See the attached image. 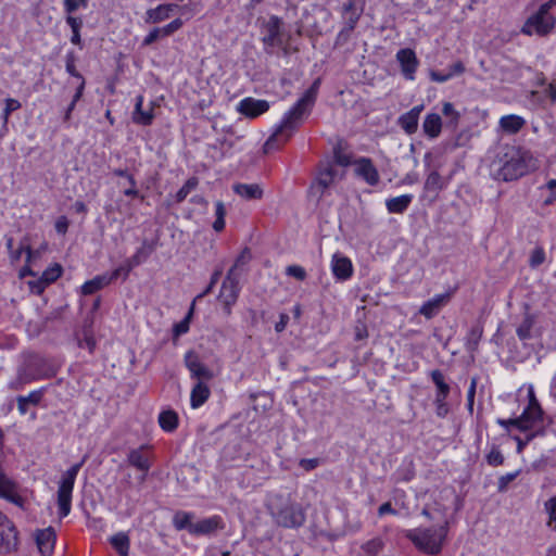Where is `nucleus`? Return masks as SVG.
<instances>
[{
	"instance_id": "7ed1b4c3",
	"label": "nucleus",
	"mask_w": 556,
	"mask_h": 556,
	"mask_svg": "<svg viewBox=\"0 0 556 556\" xmlns=\"http://www.w3.org/2000/svg\"><path fill=\"white\" fill-rule=\"evenodd\" d=\"M447 522L439 527L415 528L405 531V536L412 541L416 548L429 554L437 555L441 552L447 534Z\"/></svg>"
},
{
	"instance_id": "412c9836",
	"label": "nucleus",
	"mask_w": 556,
	"mask_h": 556,
	"mask_svg": "<svg viewBox=\"0 0 556 556\" xmlns=\"http://www.w3.org/2000/svg\"><path fill=\"white\" fill-rule=\"evenodd\" d=\"M127 462L130 466L135 467L136 469L142 472H148L151 467L150 459L146 453L144 445L131 450L127 455Z\"/></svg>"
},
{
	"instance_id": "338daca9",
	"label": "nucleus",
	"mask_w": 556,
	"mask_h": 556,
	"mask_svg": "<svg viewBox=\"0 0 556 556\" xmlns=\"http://www.w3.org/2000/svg\"><path fill=\"white\" fill-rule=\"evenodd\" d=\"M465 72L463 62L457 61L446 68V73L452 75V78L462 75Z\"/></svg>"
},
{
	"instance_id": "4be33fe9",
	"label": "nucleus",
	"mask_w": 556,
	"mask_h": 556,
	"mask_svg": "<svg viewBox=\"0 0 556 556\" xmlns=\"http://www.w3.org/2000/svg\"><path fill=\"white\" fill-rule=\"evenodd\" d=\"M211 390L204 381H198L190 393V405L192 408L201 407L210 397Z\"/></svg>"
},
{
	"instance_id": "680f3d73",
	"label": "nucleus",
	"mask_w": 556,
	"mask_h": 556,
	"mask_svg": "<svg viewBox=\"0 0 556 556\" xmlns=\"http://www.w3.org/2000/svg\"><path fill=\"white\" fill-rule=\"evenodd\" d=\"M429 76H430V79L432 81L440 83V84L445 83V81L452 79V75L447 74L446 70L442 71V72H440V71H430Z\"/></svg>"
},
{
	"instance_id": "79ce46f5",
	"label": "nucleus",
	"mask_w": 556,
	"mask_h": 556,
	"mask_svg": "<svg viewBox=\"0 0 556 556\" xmlns=\"http://www.w3.org/2000/svg\"><path fill=\"white\" fill-rule=\"evenodd\" d=\"M192 313H193V308L191 307L190 311L188 312L187 316L182 320H180L179 323L174 325V327H173L174 340L189 331L190 319H191Z\"/></svg>"
},
{
	"instance_id": "423d86ee",
	"label": "nucleus",
	"mask_w": 556,
	"mask_h": 556,
	"mask_svg": "<svg viewBox=\"0 0 556 556\" xmlns=\"http://www.w3.org/2000/svg\"><path fill=\"white\" fill-rule=\"evenodd\" d=\"M555 26L554 16L547 11V4H542L536 13L532 14L525 22L521 33L528 36L547 35Z\"/></svg>"
},
{
	"instance_id": "ea45409f",
	"label": "nucleus",
	"mask_w": 556,
	"mask_h": 556,
	"mask_svg": "<svg viewBox=\"0 0 556 556\" xmlns=\"http://www.w3.org/2000/svg\"><path fill=\"white\" fill-rule=\"evenodd\" d=\"M399 124L406 134L412 135L418 128V118L406 112L400 116Z\"/></svg>"
},
{
	"instance_id": "dca6fc26",
	"label": "nucleus",
	"mask_w": 556,
	"mask_h": 556,
	"mask_svg": "<svg viewBox=\"0 0 556 556\" xmlns=\"http://www.w3.org/2000/svg\"><path fill=\"white\" fill-rule=\"evenodd\" d=\"M180 9L181 11H185L187 9V5L179 7L176 3H162L159 4L156 8L149 9L146 12V22L147 23H161L172 16V14Z\"/></svg>"
},
{
	"instance_id": "774afa93",
	"label": "nucleus",
	"mask_w": 556,
	"mask_h": 556,
	"mask_svg": "<svg viewBox=\"0 0 556 556\" xmlns=\"http://www.w3.org/2000/svg\"><path fill=\"white\" fill-rule=\"evenodd\" d=\"M435 405V414L440 418H444L448 414V405L446 403V400H442L440 402L434 401Z\"/></svg>"
},
{
	"instance_id": "58836bf2",
	"label": "nucleus",
	"mask_w": 556,
	"mask_h": 556,
	"mask_svg": "<svg viewBox=\"0 0 556 556\" xmlns=\"http://www.w3.org/2000/svg\"><path fill=\"white\" fill-rule=\"evenodd\" d=\"M442 114L447 118L446 125L448 127L456 128L458 126L460 114L451 102L443 103Z\"/></svg>"
},
{
	"instance_id": "9b49d317",
	"label": "nucleus",
	"mask_w": 556,
	"mask_h": 556,
	"mask_svg": "<svg viewBox=\"0 0 556 556\" xmlns=\"http://www.w3.org/2000/svg\"><path fill=\"white\" fill-rule=\"evenodd\" d=\"M184 363L190 371L191 378L198 379V381L212 380L214 378L213 371L200 361L194 351L186 352Z\"/></svg>"
},
{
	"instance_id": "c9c22d12",
	"label": "nucleus",
	"mask_w": 556,
	"mask_h": 556,
	"mask_svg": "<svg viewBox=\"0 0 556 556\" xmlns=\"http://www.w3.org/2000/svg\"><path fill=\"white\" fill-rule=\"evenodd\" d=\"M194 515L189 511H177L173 517V526L176 530H188L190 533V529L192 526H194V522H192Z\"/></svg>"
},
{
	"instance_id": "2f4dec72",
	"label": "nucleus",
	"mask_w": 556,
	"mask_h": 556,
	"mask_svg": "<svg viewBox=\"0 0 556 556\" xmlns=\"http://www.w3.org/2000/svg\"><path fill=\"white\" fill-rule=\"evenodd\" d=\"M337 177V169L332 165H327L321 168L316 178V186L320 189V193L333 184Z\"/></svg>"
},
{
	"instance_id": "6e6552de",
	"label": "nucleus",
	"mask_w": 556,
	"mask_h": 556,
	"mask_svg": "<svg viewBox=\"0 0 556 556\" xmlns=\"http://www.w3.org/2000/svg\"><path fill=\"white\" fill-rule=\"evenodd\" d=\"M41 363H43V359L34 357L29 359L25 365L21 366L17 370L16 381L12 382L11 387L18 389L23 384L41 379L43 377H48V375L39 368Z\"/></svg>"
},
{
	"instance_id": "e433bc0d",
	"label": "nucleus",
	"mask_w": 556,
	"mask_h": 556,
	"mask_svg": "<svg viewBox=\"0 0 556 556\" xmlns=\"http://www.w3.org/2000/svg\"><path fill=\"white\" fill-rule=\"evenodd\" d=\"M483 334V328L480 324L473 325L466 337V349L469 352H476L478 350L479 342Z\"/></svg>"
},
{
	"instance_id": "4468645a",
	"label": "nucleus",
	"mask_w": 556,
	"mask_h": 556,
	"mask_svg": "<svg viewBox=\"0 0 556 556\" xmlns=\"http://www.w3.org/2000/svg\"><path fill=\"white\" fill-rule=\"evenodd\" d=\"M263 42L266 47L274 48L282 45L281 20L273 15L264 25Z\"/></svg>"
},
{
	"instance_id": "37998d69",
	"label": "nucleus",
	"mask_w": 556,
	"mask_h": 556,
	"mask_svg": "<svg viewBox=\"0 0 556 556\" xmlns=\"http://www.w3.org/2000/svg\"><path fill=\"white\" fill-rule=\"evenodd\" d=\"M383 547V541L380 538H374L363 544L362 548L364 553L368 556L377 555Z\"/></svg>"
},
{
	"instance_id": "0eeeda50",
	"label": "nucleus",
	"mask_w": 556,
	"mask_h": 556,
	"mask_svg": "<svg viewBox=\"0 0 556 556\" xmlns=\"http://www.w3.org/2000/svg\"><path fill=\"white\" fill-rule=\"evenodd\" d=\"M543 409L532 386L528 388V405L519 416L521 431H528L543 421Z\"/></svg>"
},
{
	"instance_id": "a18cd8bd",
	"label": "nucleus",
	"mask_w": 556,
	"mask_h": 556,
	"mask_svg": "<svg viewBox=\"0 0 556 556\" xmlns=\"http://www.w3.org/2000/svg\"><path fill=\"white\" fill-rule=\"evenodd\" d=\"M132 267L131 265L126 261L123 265L115 268L112 273H105L106 276L110 277V281L113 282L114 280L118 278H123V280H126L129 276V273L131 271Z\"/></svg>"
},
{
	"instance_id": "864d4df0",
	"label": "nucleus",
	"mask_w": 556,
	"mask_h": 556,
	"mask_svg": "<svg viewBox=\"0 0 556 556\" xmlns=\"http://www.w3.org/2000/svg\"><path fill=\"white\" fill-rule=\"evenodd\" d=\"M520 475V469L503 475L497 480V489L503 492L507 489L508 484L513 482Z\"/></svg>"
},
{
	"instance_id": "de8ad7c7",
	"label": "nucleus",
	"mask_w": 556,
	"mask_h": 556,
	"mask_svg": "<svg viewBox=\"0 0 556 556\" xmlns=\"http://www.w3.org/2000/svg\"><path fill=\"white\" fill-rule=\"evenodd\" d=\"M545 261V251L542 247H536L532 250L529 258V265L531 268H536Z\"/></svg>"
},
{
	"instance_id": "72a5a7b5",
	"label": "nucleus",
	"mask_w": 556,
	"mask_h": 556,
	"mask_svg": "<svg viewBox=\"0 0 556 556\" xmlns=\"http://www.w3.org/2000/svg\"><path fill=\"white\" fill-rule=\"evenodd\" d=\"M110 543L119 556H128L130 540L126 532H117L110 538Z\"/></svg>"
},
{
	"instance_id": "69168bd1",
	"label": "nucleus",
	"mask_w": 556,
	"mask_h": 556,
	"mask_svg": "<svg viewBox=\"0 0 556 556\" xmlns=\"http://www.w3.org/2000/svg\"><path fill=\"white\" fill-rule=\"evenodd\" d=\"M160 37H163L162 36V30L156 27V28H153L143 39L142 41V45L143 46H150L152 45L153 42H155Z\"/></svg>"
},
{
	"instance_id": "6e6d98bb",
	"label": "nucleus",
	"mask_w": 556,
	"mask_h": 556,
	"mask_svg": "<svg viewBox=\"0 0 556 556\" xmlns=\"http://www.w3.org/2000/svg\"><path fill=\"white\" fill-rule=\"evenodd\" d=\"M63 5H64V11L67 14H73L80 7L86 8L87 7V0H64L63 1Z\"/></svg>"
},
{
	"instance_id": "c756f323",
	"label": "nucleus",
	"mask_w": 556,
	"mask_h": 556,
	"mask_svg": "<svg viewBox=\"0 0 556 556\" xmlns=\"http://www.w3.org/2000/svg\"><path fill=\"white\" fill-rule=\"evenodd\" d=\"M342 14L345 18L344 30L352 31L361 17V11L357 10L354 1H349L343 4Z\"/></svg>"
},
{
	"instance_id": "2eb2a0df",
	"label": "nucleus",
	"mask_w": 556,
	"mask_h": 556,
	"mask_svg": "<svg viewBox=\"0 0 556 556\" xmlns=\"http://www.w3.org/2000/svg\"><path fill=\"white\" fill-rule=\"evenodd\" d=\"M269 109V103L266 100L254 99L251 97L242 99L237 106V110L242 115L249 118H255Z\"/></svg>"
},
{
	"instance_id": "39448f33",
	"label": "nucleus",
	"mask_w": 556,
	"mask_h": 556,
	"mask_svg": "<svg viewBox=\"0 0 556 556\" xmlns=\"http://www.w3.org/2000/svg\"><path fill=\"white\" fill-rule=\"evenodd\" d=\"M85 459L81 462L74 464L71 468H68L63 475L59 482L58 488V506H59V515L61 518H64L70 515L72 508V494L74 490V484L77 478V475L84 465Z\"/></svg>"
},
{
	"instance_id": "cd10ccee",
	"label": "nucleus",
	"mask_w": 556,
	"mask_h": 556,
	"mask_svg": "<svg viewBox=\"0 0 556 556\" xmlns=\"http://www.w3.org/2000/svg\"><path fill=\"white\" fill-rule=\"evenodd\" d=\"M430 377L432 382L437 387L434 401L440 402L442 400H446L450 394L451 388L445 382L443 372L439 369H434L431 371Z\"/></svg>"
},
{
	"instance_id": "393cba45",
	"label": "nucleus",
	"mask_w": 556,
	"mask_h": 556,
	"mask_svg": "<svg viewBox=\"0 0 556 556\" xmlns=\"http://www.w3.org/2000/svg\"><path fill=\"white\" fill-rule=\"evenodd\" d=\"M424 132L430 138H438L442 129V118L437 113H429L426 115L422 123Z\"/></svg>"
},
{
	"instance_id": "bf43d9fd",
	"label": "nucleus",
	"mask_w": 556,
	"mask_h": 556,
	"mask_svg": "<svg viewBox=\"0 0 556 556\" xmlns=\"http://www.w3.org/2000/svg\"><path fill=\"white\" fill-rule=\"evenodd\" d=\"M286 273L298 280H304L306 278V270L299 265L288 266Z\"/></svg>"
},
{
	"instance_id": "f704fd0d",
	"label": "nucleus",
	"mask_w": 556,
	"mask_h": 556,
	"mask_svg": "<svg viewBox=\"0 0 556 556\" xmlns=\"http://www.w3.org/2000/svg\"><path fill=\"white\" fill-rule=\"evenodd\" d=\"M444 188V181L442 176L437 172H431L425 181L424 185V191L425 192H432L434 197L438 195V193Z\"/></svg>"
},
{
	"instance_id": "e2e57ef3",
	"label": "nucleus",
	"mask_w": 556,
	"mask_h": 556,
	"mask_svg": "<svg viewBox=\"0 0 556 556\" xmlns=\"http://www.w3.org/2000/svg\"><path fill=\"white\" fill-rule=\"evenodd\" d=\"M334 161L338 165H341L343 167H346L352 164L351 156L343 153L339 149L334 150Z\"/></svg>"
},
{
	"instance_id": "f8f14e48",
	"label": "nucleus",
	"mask_w": 556,
	"mask_h": 556,
	"mask_svg": "<svg viewBox=\"0 0 556 556\" xmlns=\"http://www.w3.org/2000/svg\"><path fill=\"white\" fill-rule=\"evenodd\" d=\"M395 59L400 64L401 73L407 80H414L419 61L414 50L409 48L400 49Z\"/></svg>"
},
{
	"instance_id": "a19ab883",
	"label": "nucleus",
	"mask_w": 556,
	"mask_h": 556,
	"mask_svg": "<svg viewBox=\"0 0 556 556\" xmlns=\"http://www.w3.org/2000/svg\"><path fill=\"white\" fill-rule=\"evenodd\" d=\"M199 180L197 177L189 178L176 193V202L181 203L188 194L197 188Z\"/></svg>"
},
{
	"instance_id": "603ef678",
	"label": "nucleus",
	"mask_w": 556,
	"mask_h": 556,
	"mask_svg": "<svg viewBox=\"0 0 556 556\" xmlns=\"http://www.w3.org/2000/svg\"><path fill=\"white\" fill-rule=\"evenodd\" d=\"M65 70L71 76L75 78H81V74L76 70L75 66V54L73 51H68L65 55Z\"/></svg>"
},
{
	"instance_id": "1a4fd4ad",
	"label": "nucleus",
	"mask_w": 556,
	"mask_h": 556,
	"mask_svg": "<svg viewBox=\"0 0 556 556\" xmlns=\"http://www.w3.org/2000/svg\"><path fill=\"white\" fill-rule=\"evenodd\" d=\"M239 290L238 276L235 274V267H231L222 283L218 295V299L225 305L228 314L230 313L231 305H233L238 299Z\"/></svg>"
},
{
	"instance_id": "bb28decb",
	"label": "nucleus",
	"mask_w": 556,
	"mask_h": 556,
	"mask_svg": "<svg viewBox=\"0 0 556 556\" xmlns=\"http://www.w3.org/2000/svg\"><path fill=\"white\" fill-rule=\"evenodd\" d=\"M525 125V118L519 115L509 114L500 118V127L506 134H517Z\"/></svg>"
},
{
	"instance_id": "9d476101",
	"label": "nucleus",
	"mask_w": 556,
	"mask_h": 556,
	"mask_svg": "<svg viewBox=\"0 0 556 556\" xmlns=\"http://www.w3.org/2000/svg\"><path fill=\"white\" fill-rule=\"evenodd\" d=\"M18 545L17 530L14 523L0 511V547L5 553L15 551Z\"/></svg>"
},
{
	"instance_id": "aec40b11",
	"label": "nucleus",
	"mask_w": 556,
	"mask_h": 556,
	"mask_svg": "<svg viewBox=\"0 0 556 556\" xmlns=\"http://www.w3.org/2000/svg\"><path fill=\"white\" fill-rule=\"evenodd\" d=\"M154 103L149 104L148 110H143V97L141 94L136 97L135 110L132 113V121L135 124L148 126L151 125L154 119Z\"/></svg>"
},
{
	"instance_id": "5701e85b",
	"label": "nucleus",
	"mask_w": 556,
	"mask_h": 556,
	"mask_svg": "<svg viewBox=\"0 0 556 556\" xmlns=\"http://www.w3.org/2000/svg\"><path fill=\"white\" fill-rule=\"evenodd\" d=\"M232 189L244 200H258L263 197V189L258 184H236Z\"/></svg>"
},
{
	"instance_id": "3c124183",
	"label": "nucleus",
	"mask_w": 556,
	"mask_h": 556,
	"mask_svg": "<svg viewBox=\"0 0 556 556\" xmlns=\"http://www.w3.org/2000/svg\"><path fill=\"white\" fill-rule=\"evenodd\" d=\"M21 108V102L13 98L5 99V106L2 113L3 123L7 124L9 116L12 112L17 111Z\"/></svg>"
},
{
	"instance_id": "c03bdc74",
	"label": "nucleus",
	"mask_w": 556,
	"mask_h": 556,
	"mask_svg": "<svg viewBox=\"0 0 556 556\" xmlns=\"http://www.w3.org/2000/svg\"><path fill=\"white\" fill-rule=\"evenodd\" d=\"M485 460L490 466L497 467L503 465L504 456L496 445H492L489 453L485 455Z\"/></svg>"
},
{
	"instance_id": "0e129e2a",
	"label": "nucleus",
	"mask_w": 556,
	"mask_h": 556,
	"mask_svg": "<svg viewBox=\"0 0 556 556\" xmlns=\"http://www.w3.org/2000/svg\"><path fill=\"white\" fill-rule=\"evenodd\" d=\"M497 424L506 430H509L510 427H514L521 431V422L519 420V417L509 419H497Z\"/></svg>"
},
{
	"instance_id": "4c0bfd02",
	"label": "nucleus",
	"mask_w": 556,
	"mask_h": 556,
	"mask_svg": "<svg viewBox=\"0 0 556 556\" xmlns=\"http://www.w3.org/2000/svg\"><path fill=\"white\" fill-rule=\"evenodd\" d=\"M153 248L148 245L147 242H143V245L139 248L136 253L127 260V262L131 265V267L139 266L151 255Z\"/></svg>"
},
{
	"instance_id": "a878e982",
	"label": "nucleus",
	"mask_w": 556,
	"mask_h": 556,
	"mask_svg": "<svg viewBox=\"0 0 556 556\" xmlns=\"http://www.w3.org/2000/svg\"><path fill=\"white\" fill-rule=\"evenodd\" d=\"M413 199V194H402L390 198L386 200V207L391 214H402L408 208Z\"/></svg>"
},
{
	"instance_id": "c85d7f7f",
	"label": "nucleus",
	"mask_w": 556,
	"mask_h": 556,
	"mask_svg": "<svg viewBox=\"0 0 556 556\" xmlns=\"http://www.w3.org/2000/svg\"><path fill=\"white\" fill-rule=\"evenodd\" d=\"M157 421L163 431L170 433L178 428L179 417L175 410L165 409L159 414Z\"/></svg>"
},
{
	"instance_id": "b1692460",
	"label": "nucleus",
	"mask_w": 556,
	"mask_h": 556,
	"mask_svg": "<svg viewBox=\"0 0 556 556\" xmlns=\"http://www.w3.org/2000/svg\"><path fill=\"white\" fill-rule=\"evenodd\" d=\"M36 543L41 553H51L55 543L54 530L51 527L38 530Z\"/></svg>"
},
{
	"instance_id": "f3484780",
	"label": "nucleus",
	"mask_w": 556,
	"mask_h": 556,
	"mask_svg": "<svg viewBox=\"0 0 556 556\" xmlns=\"http://www.w3.org/2000/svg\"><path fill=\"white\" fill-rule=\"evenodd\" d=\"M331 271L336 279L345 281L353 275V265L349 257L334 253L331 260Z\"/></svg>"
},
{
	"instance_id": "8fccbe9b",
	"label": "nucleus",
	"mask_w": 556,
	"mask_h": 556,
	"mask_svg": "<svg viewBox=\"0 0 556 556\" xmlns=\"http://www.w3.org/2000/svg\"><path fill=\"white\" fill-rule=\"evenodd\" d=\"M23 252L26 253V262L29 263L30 260H31V256H33V250L30 249V247L28 244H24L23 242H21L20 244V248L16 249V250H12L10 252V255H11V258L13 262H17L20 261Z\"/></svg>"
},
{
	"instance_id": "052dcab7",
	"label": "nucleus",
	"mask_w": 556,
	"mask_h": 556,
	"mask_svg": "<svg viewBox=\"0 0 556 556\" xmlns=\"http://www.w3.org/2000/svg\"><path fill=\"white\" fill-rule=\"evenodd\" d=\"M478 380L476 377L471 378L470 386L467 391V407L470 412L473 409V402H475V395H476V389H477Z\"/></svg>"
},
{
	"instance_id": "09e8293b",
	"label": "nucleus",
	"mask_w": 556,
	"mask_h": 556,
	"mask_svg": "<svg viewBox=\"0 0 556 556\" xmlns=\"http://www.w3.org/2000/svg\"><path fill=\"white\" fill-rule=\"evenodd\" d=\"M15 491L14 483L7 478L4 475L0 473V497L7 498Z\"/></svg>"
},
{
	"instance_id": "13d9d810",
	"label": "nucleus",
	"mask_w": 556,
	"mask_h": 556,
	"mask_svg": "<svg viewBox=\"0 0 556 556\" xmlns=\"http://www.w3.org/2000/svg\"><path fill=\"white\" fill-rule=\"evenodd\" d=\"M184 23L180 18H175L164 27L160 28L162 30V36H170L175 31L179 30L182 27Z\"/></svg>"
},
{
	"instance_id": "473e14b6",
	"label": "nucleus",
	"mask_w": 556,
	"mask_h": 556,
	"mask_svg": "<svg viewBox=\"0 0 556 556\" xmlns=\"http://www.w3.org/2000/svg\"><path fill=\"white\" fill-rule=\"evenodd\" d=\"M111 283L110 277L106 274L98 275L94 278L86 281L81 286V293L85 295H90L97 292L98 290L109 286Z\"/></svg>"
},
{
	"instance_id": "f03ea898",
	"label": "nucleus",
	"mask_w": 556,
	"mask_h": 556,
	"mask_svg": "<svg viewBox=\"0 0 556 556\" xmlns=\"http://www.w3.org/2000/svg\"><path fill=\"white\" fill-rule=\"evenodd\" d=\"M275 523L288 529H296L304 525L306 515L303 507L289 497L275 496L268 504Z\"/></svg>"
},
{
	"instance_id": "f257e3e1",
	"label": "nucleus",
	"mask_w": 556,
	"mask_h": 556,
	"mask_svg": "<svg viewBox=\"0 0 556 556\" xmlns=\"http://www.w3.org/2000/svg\"><path fill=\"white\" fill-rule=\"evenodd\" d=\"M320 79L317 78L302 97L288 110L275 132L266 140L263 150L270 153L285 144L311 113L317 98Z\"/></svg>"
},
{
	"instance_id": "7c9ffc66",
	"label": "nucleus",
	"mask_w": 556,
	"mask_h": 556,
	"mask_svg": "<svg viewBox=\"0 0 556 556\" xmlns=\"http://www.w3.org/2000/svg\"><path fill=\"white\" fill-rule=\"evenodd\" d=\"M62 274V268L60 265H55L46 269L42 274L41 280L39 282H30V288L34 292L40 293L43 289L42 282L45 285H49L55 281Z\"/></svg>"
},
{
	"instance_id": "5fc2aeb1",
	"label": "nucleus",
	"mask_w": 556,
	"mask_h": 556,
	"mask_svg": "<svg viewBox=\"0 0 556 556\" xmlns=\"http://www.w3.org/2000/svg\"><path fill=\"white\" fill-rule=\"evenodd\" d=\"M532 328V321L530 318H526L521 325L517 328V336L520 340H527L530 338Z\"/></svg>"
},
{
	"instance_id": "49530a36",
	"label": "nucleus",
	"mask_w": 556,
	"mask_h": 556,
	"mask_svg": "<svg viewBox=\"0 0 556 556\" xmlns=\"http://www.w3.org/2000/svg\"><path fill=\"white\" fill-rule=\"evenodd\" d=\"M544 509L548 515V526L556 530V495L545 502Z\"/></svg>"
},
{
	"instance_id": "a211bd4d",
	"label": "nucleus",
	"mask_w": 556,
	"mask_h": 556,
	"mask_svg": "<svg viewBox=\"0 0 556 556\" xmlns=\"http://www.w3.org/2000/svg\"><path fill=\"white\" fill-rule=\"evenodd\" d=\"M451 293H441L435 294L430 300L426 301L421 307L419 308V314L426 317L427 319H431L450 302Z\"/></svg>"
},
{
	"instance_id": "ddd939ff",
	"label": "nucleus",
	"mask_w": 556,
	"mask_h": 556,
	"mask_svg": "<svg viewBox=\"0 0 556 556\" xmlns=\"http://www.w3.org/2000/svg\"><path fill=\"white\" fill-rule=\"evenodd\" d=\"M355 175L364 179L369 186L378 185L380 176L378 169L368 157H359L353 162Z\"/></svg>"
},
{
	"instance_id": "4d7b16f0",
	"label": "nucleus",
	"mask_w": 556,
	"mask_h": 556,
	"mask_svg": "<svg viewBox=\"0 0 556 556\" xmlns=\"http://www.w3.org/2000/svg\"><path fill=\"white\" fill-rule=\"evenodd\" d=\"M45 391H46L45 388H40L38 390L31 391L28 395H24V400H25L26 404L38 405L42 400Z\"/></svg>"
},
{
	"instance_id": "6ab92c4d",
	"label": "nucleus",
	"mask_w": 556,
	"mask_h": 556,
	"mask_svg": "<svg viewBox=\"0 0 556 556\" xmlns=\"http://www.w3.org/2000/svg\"><path fill=\"white\" fill-rule=\"evenodd\" d=\"M223 528V521L219 516H212L194 522L190 529L192 535H210Z\"/></svg>"
},
{
	"instance_id": "20e7f679",
	"label": "nucleus",
	"mask_w": 556,
	"mask_h": 556,
	"mask_svg": "<svg viewBox=\"0 0 556 556\" xmlns=\"http://www.w3.org/2000/svg\"><path fill=\"white\" fill-rule=\"evenodd\" d=\"M527 172L526 161L514 150L497 156L491 164V175L496 180L513 181L523 176Z\"/></svg>"
}]
</instances>
